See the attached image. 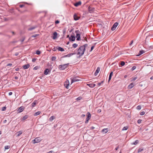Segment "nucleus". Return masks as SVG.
<instances>
[{
    "label": "nucleus",
    "mask_w": 153,
    "mask_h": 153,
    "mask_svg": "<svg viewBox=\"0 0 153 153\" xmlns=\"http://www.w3.org/2000/svg\"><path fill=\"white\" fill-rule=\"evenodd\" d=\"M49 71V69H46L44 71V74L45 75H47L48 74V72Z\"/></svg>",
    "instance_id": "aec40b11"
},
{
    "label": "nucleus",
    "mask_w": 153,
    "mask_h": 153,
    "mask_svg": "<svg viewBox=\"0 0 153 153\" xmlns=\"http://www.w3.org/2000/svg\"><path fill=\"white\" fill-rule=\"evenodd\" d=\"M36 105V102H35V101H34V102H33L32 104V107H34V106H35V105Z\"/></svg>",
    "instance_id": "72a5a7b5"
},
{
    "label": "nucleus",
    "mask_w": 153,
    "mask_h": 153,
    "mask_svg": "<svg viewBox=\"0 0 153 153\" xmlns=\"http://www.w3.org/2000/svg\"><path fill=\"white\" fill-rule=\"evenodd\" d=\"M12 92H10L9 93V95L10 96L12 95Z\"/></svg>",
    "instance_id": "4d7b16f0"
},
{
    "label": "nucleus",
    "mask_w": 153,
    "mask_h": 153,
    "mask_svg": "<svg viewBox=\"0 0 153 153\" xmlns=\"http://www.w3.org/2000/svg\"><path fill=\"white\" fill-rule=\"evenodd\" d=\"M80 100H81L82 102L84 101V99L82 97H79L77 98V102H79Z\"/></svg>",
    "instance_id": "ddd939ff"
},
{
    "label": "nucleus",
    "mask_w": 153,
    "mask_h": 153,
    "mask_svg": "<svg viewBox=\"0 0 153 153\" xmlns=\"http://www.w3.org/2000/svg\"><path fill=\"white\" fill-rule=\"evenodd\" d=\"M73 47L74 48H76V43L74 44L73 45Z\"/></svg>",
    "instance_id": "c03bdc74"
},
{
    "label": "nucleus",
    "mask_w": 153,
    "mask_h": 153,
    "mask_svg": "<svg viewBox=\"0 0 153 153\" xmlns=\"http://www.w3.org/2000/svg\"><path fill=\"white\" fill-rule=\"evenodd\" d=\"M88 45L85 44L83 46H81L77 50V55H78L79 57L82 56L84 54L85 48Z\"/></svg>",
    "instance_id": "f257e3e1"
},
{
    "label": "nucleus",
    "mask_w": 153,
    "mask_h": 153,
    "mask_svg": "<svg viewBox=\"0 0 153 153\" xmlns=\"http://www.w3.org/2000/svg\"><path fill=\"white\" fill-rule=\"evenodd\" d=\"M47 153H54L53 151H51Z\"/></svg>",
    "instance_id": "864d4df0"
},
{
    "label": "nucleus",
    "mask_w": 153,
    "mask_h": 153,
    "mask_svg": "<svg viewBox=\"0 0 153 153\" xmlns=\"http://www.w3.org/2000/svg\"><path fill=\"white\" fill-rule=\"evenodd\" d=\"M82 80H81L80 79H77V82L79 81H82Z\"/></svg>",
    "instance_id": "bf43d9fd"
},
{
    "label": "nucleus",
    "mask_w": 153,
    "mask_h": 153,
    "mask_svg": "<svg viewBox=\"0 0 153 153\" xmlns=\"http://www.w3.org/2000/svg\"><path fill=\"white\" fill-rule=\"evenodd\" d=\"M40 113H41V112L40 111H38V112H36L35 114L34 115L35 116H37V115L40 114Z\"/></svg>",
    "instance_id": "bb28decb"
},
{
    "label": "nucleus",
    "mask_w": 153,
    "mask_h": 153,
    "mask_svg": "<svg viewBox=\"0 0 153 153\" xmlns=\"http://www.w3.org/2000/svg\"><path fill=\"white\" fill-rule=\"evenodd\" d=\"M137 109L138 110H140L141 109V106L140 105H138L137 107Z\"/></svg>",
    "instance_id": "f704fd0d"
},
{
    "label": "nucleus",
    "mask_w": 153,
    "mask_h": 153,
    "mask_svg": "<svg viewBox=\"0 0 153 153\" xmlns=\"http://www.w3.org/2000/svg\"><path fill=\"white\" fill-rule=\"evenodd\" d=\"M36 54H37L38 55H39L40 54V51H36Z\"/></svg>",
    "instance_id": "79ce46f5"
},
{
    "label": "nucleus",
    "mask_w": 153,
    "mask_h": 153,
    "mask_svg": "<svg viewBox=\"0 0 153 153\" xmlns=\"http://www.w3.org/2000/svg\"><path fill=\"white\" fill-rule=\"evenodd\" d=\"M59 20H56L55 22V23L56 24H58L59 23Z\"/></svg>",
    "instance_id": "3c124183"
},
{
    "label": "nucleus",
    "mask_w": 153,
    "mask_h": 153,
    "mask_svg": "<svg viewBox=\"0 0 153 153\" xmlns=\"http://www.w3.org/2000/svg\"><path fill=\"white\" fill-rule=\"evenodd\" d=\"M150 79H153V76H152Z\"/></svg>",
    "instance_id": "774afa93"
},
{
    "label": "nucleus",
    "mask_w": 153,
    "mask_h": 153,
    "mask_svg": "<svg viewBox=\"0 0 153 153\" xmlns=\"http://www.w3.org/2000/svg\"><path fill=\"white\" fill-rule=\"evenodd\" d=\"M81 1H79L78 2H77V6L81 5Z\"/></svg>",
    "instance_id": "473e14b6"
},
{
    "label": "nucleus",
    "mask_w": 153,
    "mask_h": 153,
    "mask_svg": "<svg viewBox=\"0 0 153 153\" xmlns=\"http://www.w3.org/2000/svg\"><path fill=\"white\" fill-rule=\"evenodd\" d=\"M74 19L75 20H76V14H75L74 15Z\"/></svg>",
    "instance_id": "ea45409f"
},
{
    "label": "nucleus",
    "mask_w": 153,
    "mask_h": 153,
    "mask_svg": "<svg viewBox=\"0 0 153 153\" xmlns=\"http://www.w3.org/2000/svg\"><path fill=\"white\" fill-rule=\"evenodd\" d=\"M39 34H35V35H33L31 37H30V39H31L33 37H36L37 36H39Z\"/></svg>",
    "instance_id": "5701e85b"
},
{
    "label": "nucleus",
    "mask_w": 153,
    "mask_h": 153,
    "mask_svg": "<svg viewBox=\"0 0 153 153\" xmlns=\"http://www.w3.org/2000/svg\"><path fill=\"white\" fill-rule=\"evenodd\" d=\"M12 65V64H11V63H9V64H8L7 65V66H11Z\"/></svg>",
    "instance_id": "13d9d810"
},
{
    "label": "nucleus",
    "mask_w": 153,
    "mask_h": 153,
    "mask_svg": "<svg viewBox=\"0 0 153 153\" xmlns=\"http://www.w3.org/2000/svg\"><path fill=\"white\" fill-rule=\"evenodd\" d=\"M27 117L28 116L27 115H25L23 117L22 120H25L27 119Z\"/></svg>",
    "instance_id": "c756f323"
},
{
    "label": "nucleus",
    "mask_w": 153,
    "mask_h": 153,
    "mask_svg": "<svg viewBox=\"0 0 153 153\" xmlns=\"http://www.w3.org/2000/svg\"><path fill=\"white\" fill-rule=\"evenodd\" d=\"M30 66V65L29 64H27L23 66V68L25 69H27Z\"/></svg>",
    "instance_id": "6ab92c4d"
},
{
    "label": "nucleus",
    "mask_w": 153,
    "mask_h": 153,
    "mask_svg": "<svg viewBox=\"0 0 153 153\" xmlns=\"http://www.w3.org/2000/svg\"><path fill=\"white\" fill-rule=\"evenodd\" d=\"M120 63V65L122 66H124L125 64V62L124 61H121Z\"/></svg>",
    "instance_id": "7c9ffc66"
},
{
    "label": "nucleus",
    "mask_w": 153,
    "mask_h": 153,
    "mask_svg": "<svg viewBox=\"0 0 153 153\" xmlns=\"http://www.w3.org/2000/svg\"><path fill=\"white\" fill-rule=\"evenodd\" d=\"M24 108L22 106L20 107L18 110V113H20L23 111Z\"/></svg>",
    "instance_id": "1a4fd4ad"
},
{
    "label": "nucleus",
    "mask_w": 153,
    "mask_h": 153,
    "mask_svg": "<svg viewBox=\"0 0 153 153\" xmlns=\"http://www.w3.org/2000/svg\"><path fill=\"white\" fill-rule=\"evenodd\" d=\"M15 70L16 71H18L19 70V68H17Z\"/></svg>",
    "instance_id": "69168bd1"
},
{
    "label": "nucleus",
    "mask_w": 153,
    "mask_h": 153,
    "mask_svg": "<svg viewBox=\"0 0 153 153\" xmlns=\"http://www.w3.org/2000/svg\"><path fill=\"white\" fill-rule=\"evenodd\" d=\"M137 79V76H135V77H134L132 78V79L131 80V81H134L136 79Z\"/></svg>",
    "instance_id": "c9c22d12"
},
{
    "label": "nucleus",
    "mask_w": 153,
    "mask_h": 153,
    "mask_svg": "<svg viewBox=\"0 0 153 153\" xmlns=\"http://www.w3.org/2000/svg\"><path fill=\"white\" fill-rule=\"evenodd\" d=\"M118 25V22H116L114 23L111 27V30L113 31L114 30Z\"/></svg>",
    "instance_id": "423d86ee"
},
{
    "label": "nucleus",
    "mask_w": 153,
    "mask_h": 153,
    "mask_svg": "<svg viewBox=\"0 0 153 153\" xmlns=\"http://www.w3.org/2000/svg\"><path fill=\"white\" fill-rule=\"evenodd\" d=\"M133 41L132 40L129 44L130 45H131L133 44Z\"/></svg>",
    "instance_id": "603ef678"
},
{
    "label": "nucleus",
    "mask_w": 153,
    "mask_h": 153,
    "mask_svg": "<svg viewBox=\"0 0 153 153\" xmlns=\"http://www.w3.org/2000/svg\"><path fill=\"white\" fill-rule=\"evenodd\" d=\"M15 79H18V77L17 76H15Z\"/></svg>",
    "instance_id": "680f3d73"
},
{
    "label": "nucleus",
    "mask_w": 153,
    "mask_h": 153,
    "mask_svg": "<svg viewBox=\"0 0 153 153\" xmlns=\"http://www.w3.org/2000/svg\"><path fill=\"white\" fill-rule=\"evenodd\" d=\"M119 149V147L118 146H117V147L116 148H115V150H117L118 149Z\"/></svg>",
    "instance_id": "e2e57ef3"
},
{
    "label": "nucleus",
    "mask_w": 153,
    "mask_h": 153,
    "mask_svg": "<svg viewBox=\"0 0 153 153\" xmlns=\"http://www.w3.org/2000/svg\"><path fill=\"white\" fill-rule=\"evenodd\" d=\"M113 74V72H111L110 74L108 80V82L111 80V77L112 76Z\"/></svg>",
    "instance_id": "a211bd4d"
},
{
    "label": "nucleus",
    "mask_w": 153,
    "mask_h": 153,
    "mask_svg": "<svg viewBox=\"0 0 153 153\" xmlns=\"http://www.w3.org/2000/svg\"><path fill=\"white\" fill-rule=\"evenodd\" d=\"M37 67H35L34 68V69L35 70H36L37 69Z\"/></svg>",
    "instance_id": "0e129e2a"
},
{
    "label": "nucleus",
    "mask_w": 153,
    "mask_h": 153,
    "mask_svg": "<svg viewBox=\"0 0 153 153\" xmlns=\"http://www.w3.org/2000/svg\"><path fill=\"white\" fill-rule=\"evenodd\" d=\"M56 59V57H53L52 58V61L55 60Z\"/></svg>",
    "instance_id": "de8ad7c7"
},
{
    "label": "nucleus",
    "mask_w": 153,
    "mask_h": 153,
    "mask_svg": "<svg viewBox=\"0 0 153 153\" xmlns=\"http://www.w3.org/2000/svg\"><path fill=\"white\" fill-rule=\"evenodd\" d=\"M90 128L91 129L93 130L95 128V127H94V126H92Z\"/></svg>",
    "instance_id": "6e6d98bb"
},
{
    "label": "nucleus",
    "mask_w": 153,
    "mask_h": 153,
    "mask_svg": "<svg viewBox=\"0 0 153 153\" xmlns=\"http://www.w3.org/2000/svg\"><path fill=\"white\" fill-rule=\"evenodd\" d=\"M100 70V68L99 67H98L94 73V75L95 76H96L97 74L99 73Z\"/></svg>",
    "instance_id": "9b49d317"
},
{
    "label": "nucleus",
    "mask_w": 153,
    "mask_h": 153,
    "mask_svg": "<svg viewBox=\"0 0 153 153\" xmlns=\"http://www.w3.org/2000/svg\"><path fill=\"white\" fill-rule=\"evenodd\" d=\"M128 128V127L127 126H126L124 127L122 129L123 131H124V130H127Z\"/></svg>",
    "instance_id": "a878e982"
},
{
    "label": "nucleus",
    "mask_w": 153,
    "mask_h": 153,
    "mask_svg": "<svg viewBox=\"0 0 153 153\" xmlns=\"http://www.w3.org/2000/svg\"><path fill=\"white\" fill-rule=\"evenodd\" d=\"M6 109V107H2V111H5V110Z\"/></svg>",
    "instance_id": "09e8293b"
},
{
    "label": "nucleus",
    "mask_w": 153,
    "mask_h": 153,
    "mask_svg": "<svg viewBox=\"0 0 153 153\" xmlns=\"http://www.w3.org/2000/svg\"><path fill=\"white\" fill-rule=\"evenodd\" d=\"M142 121V120L140 119H139L137 121V123H141V122Z\"/></svg>",
    "instance_id": "a18cd8bd"
},
{
    "label": "nucleus",
    "mask_w": 153,
    "mask_h": 153,
    "mask_svg": "<svg viewBox=\"0 0 153 153\" xmlns=\"http://www.w3.org/2000/svg\"><path fill=\"white\" fill-rule=\"evenodd\" d=\"M145 114V112L144 111H143L140 113V114L141 115H144Z\"/></svg>",
    "instance_id": "a19ab883"
},
{
    "label": "nucleus",
    "mask_w": 153,
    "mask_h": 153,
    "mask_svg": "<svg viewBox=\"0 0 153 153\" xmlns=\"http://www.w3.org/2000/svg\"><path fill=\"white\" fill-rule=\"evenodd\" d=\"M79 32V30H77V41L81 40L80 36L82 33Z\"/></svg>",
    "instance_id": "6e6552de"
},
{
    "label": "nucleus",
    "mask_w": 153,
    "mask_h": 153,
    "mask_svg": "<svg viewBox=\"0 0 153 153\" xmlns=\"http://www.w3.org/2000/svg\"><path fill=\"white\" fill-rule=\"evenodd\" d=\"M88 10L89 13H92L94 11L95 8L91 6H90L88 7Z\"/></svg>",
    "instance_id": "20e7f679"
},
{
    "label": "nucleus",
    "mask_w": 153,
    "mask_h": 153,
    "mask_svg": "<svg viewBox=\"0 0 153 153\" xmlns=\"http://www.w3.org/2000/svg\"><path fill=\"white\" fill-rule=\"evenodd\" d=\"M108 128H104L102 130V132H104L105 133H106L107 132H108Z\"/></svg>",
    "instance_id": "f3484780"
},
{
    "label": "nucleus",
    "mask_w": 153,
    "mask_h": 153,
    "mask_svg": "<svg viewBox=\"0 0 153 153\" xmlns=\"http://www.w3.org/2000/svg\"><path fill=\"white\" fill-rule=\"evenodd\" d=\"M17 136H19L22 134V132L21 131H19L17 132Z\"/></svg>",
    "instance_id": "b1692460"
},
{
    "label": "nucleus",
    "mask_w": 153,
    "mask_h": 153,
    "mask_svg": "<svg viewBox=\"0 0 153 153\" xmlns=\"http://www.w3.org/2000/svg\"><path fill=\"white\" fill-rule=\"evenodd\" d=\"M42 140L40 137L36 138L34 140H32L33 143L35 144L39 142Z\"/></svg>",
    "instance_id": "f03ea898"
},
{
    "label": "nucleus",
    "mask_w": 153,
    "mask_h": 153,
    "mask_svg": "<svg viewBox=\"0 0 153 153\" xmlns=\"http://www.w3.org/2000/svg\"><path fill=\"white\" fill-rule=\"evenodd\" d=\"M35 27H30V28H29L28 29V30H31L33 29H34L35 28Z\"/></svg>",
    "instance_id": "2f4dec72"
},
{
    "label": "nucleus",
    "mask_w": 153,
    "mask_h": 153,
    "mask_svg": "<svg viewBox=\"0 0 153 153\" xmlns=\"http://www.w3.org/2000/svg\"><path fill=\"white\" fill-rule=\"evenodd\" d=\"M68 64H67L60 65L59 66V68L61 70H64L67 67Z\"/></svg>",
    "instance_id": "7ed1b4c3"
},
{
    "label": "nucleus",
    "mask_w": 153,
    "mask_h": 153,
    "mask_svg": "<svg viewBox=\"0 0 153 153\" xmlns=\"http://www.w3.org/2000/svg\"><path fill=\"white\" fill-rule=\"evenodd\" d=\"M57 33L56 32H54L53 33V36L52 37L53 39H55L57 37Z\"/></svg>",
    "instance_id": "f8f14e48"
},
{
    "label": "nucleus",
    "mask_w": 153,
    "mask_h": 153,
    "mask_svg": "<svg viewBox=\"0 0 153 153\" xmlns=\"http://www.w3.org/2000/svg\"><path fill=\"white\" fill-rule=\"evenodd\" d=\"M19 53H16L15 55L16 56H17L18 55Z\"/></svg>",
    "instance_id": "338daca9"
},
{
    "label": "nucleus",
    "mask_w": 153,
    "mask_h": 153,
    "mask_svg": "<svg viewBox=\"0 0 153 153\" xmlns=\"http://www.w3.org/2000/svg\"><path fill=\"white\" fill-rule=\"evenodd\" d=\"M58 49L59 51H64L63 48L60 47H59Z\"/></svg>",
    "instance_id": "393cba45"
},
{
    "label": "nucleus",
    "mask_w": 153,
    "mask_h": 153,
    "mask_svg": "<svg viewBox=\"0 0 153 153\" xmlns=\"http://www.w3.org/2000/svg\"><path fill=\"white\" fill-rule=\"evenodd\" d=\"M71 84L72 83L76 81V77L74 78H71Z\"/></svg>",
    "instance_id": "dca6fc26"
},
{
    "label": "nucleus",
    "mask_w": 153,
    "mask_h": 153,
    "mask_svg": "<svg viewBox=\"0 0 153 153\" xmlns=\"http://www.w3.org/2000/svg\"><path fill=\"white\" fill-rule=\"evenodd\" d=\"M87 85L91 88H93L96 86V85L95 84L93 83L87 84Z\"/></svg>",
    "instance_id": "2eb2a0df"
},
{
    "label": "nucleus",
    "mask_w": 153,
    "mask_h": 153,
    "mask_svg": "<svg viewBox=\"0 0 153 153\" xmlns=\"http://www.w3.org/2000/svg\"><path fill=\"white\" fill-rule=\"evenodd\" d=\"M24 40H25V38H23V39H22V40H21V42H23L24 41Z\"/></svg>",
    "instance_id": "052dcab7"
},
{
    "label": "nucleus",
    "mask_w": 153,
    "mask_h": 153,
    "mask_svg": "<svg viewBox=\"0 0 153 153\" xmlns=\"http://www.w3.org/2000/svg\"><path fill=\"white\" fill-rule=\"evenodd\" d=\"M145 51L143 50H141L139 52V54L138 55V56H139L140 55H141L143 53H145Z\"/></svg>",
    "instance_id": "4be33fe9"
},
{
    "label": "nucleus",
    "mask_w": 153,
    "mask_h": 153,
    "mask_svg": "<svg viewBox=\"0 0 153 153\" xmlns=\"http://www.w3.org/2000/svg\"><path fill=\"white\" fill-rule=\"evenodd\" d=\"M103 81H101V82H100V83H98V86H100V85H101L103 83Z\"/></svg>",
    "instance_id": "58836bf2"
},
{
    "label": "nucleus",
    "mask_w": 153,
    "mask_h": 153,
    "mask_svg": "<svg viewBox=\"0 0 153 153\" xmlns=\"http://www.w3.org/2000/svg\"><path fill=\"white\" fill-rule=\"evenodd\" d=\"M54 119L55 117L54 116H52L50 118L49 120L50 121H52Z\"/></svg>",
    "instance_id": "cd10ccee"
},
{
    "label": "nucleus",
    "mask_w": 153,
    "mask_h": 153,
    "mask_svg": "<svg viewBox=\"0 0 153 153\" xmlns=\"http://www.w3.org/2000/svg\"><path fill=\"white\" fill-rule=\"evenodd\" d=\"M134 84L133 83H131L128 86V88L130 89L132 88L134 86Z\"/></svg>",
    "instance_id": "4468645a"
},
{
    "label": "nucleus",
    "mask_w": 153,
    "mask_h": 153,
    "mask_svg": "<svg viewBox=\"0 0 153 153\" xmlns=\"http://www.w3.org/2000/svg\"><path fill=\"white\" fill-rule=\"evenodd\" d=\"M139 143V141L138 140H137L135 141L134 142H133L131 144L132 145H136L137 144Z\"/></svg>",
    "instance_id": "412c9836"
},
{
    "label": "nucleus",
    "mask_w": 153,
    "mask_h": 153,
    "mask_svg": "<svg viewBox=\"0 0 153 153\" xmlns=\"http://www.w3.org/2000/svg\"><path fill=\"white\" fill-rule=\"evenodd\" d=\"M136 68V67L135 66H133L131 68V70L132 71H133L134 69H135Z\"/></svg>",
    "instance_id": "37998d69"
},
{
    "label": "nucleus",
    "mask_w": 153,
    "mask_h": 153,
    "mask_svg": "<svg viewBox=\"0 0 153 153\" xmlns=\"http://www.w3.org/2000/svg\"><path fill=\"white\" fill-rule=\"evenodd\" d=\"M143 149H142V148H140L138 150V152L139 153V152H142V151H143Z\"/></svg>",
    "instance_id": "4c0bfd02"
},
{
    "label": "nucleus",
    "mask_w": 153,
    "mask_h": 153,
    "mask_svg": "<svg viewBox=\"0 0 153 153\" xmlns=\"http://www.w3.org/2000/svg\"><path fill=\"white\" fill-rule=\"evenodd\" d=\"M87 117L86 118V120L85 121V123H88V121L90 119L91 117V114L89 112H88L87 113Z\"/></svg>",
    "instance_id": "39448f33"
},
{
    "label": "nucleus",
    "mask_w": 153,
    "mask_h": 153,
    "mask_svg": "<svg viewBox=\"0 0 153 153\" xmlns=\"http://www.w3.org/2000/svg\"><path fill=\"white\" fill-rule=\"evenodd\" d=\"M76 54L75 53H70V54H68L67 55V56H70L74 54Z\"/></svg>",
    "instance_id": "e433bc0d"
},
{
    "label": "nucleus",
    "mask_w": 153,
    "mask_h": 153,
    "mask_svg": "<svg viewBox=\"0 0 153 153\" xmlns=\"http://www.w3.org/2000/svg\"><path fill=\"white\" fill-rule=\"evenodd\" d=\"M10 148V146H6L4 147V148L5 149H9Z\"/></svg>",
    "instance_id": "c85d7f7f"
},
{
    "label": "nucleus",
    "mask_w": 153,
    "mask_h": 153,
    "mask_svg": "<svg viewBox=\"0 0 153 153\" xmlns=\"http://www.w3.org/2000/svg\"><path fill=\"white\" fill-rule=\"evenodd\" d=\"M69 39L70 41H74L75 39V38L74 36H71V37L69 38Z\"/></svg>",
    "instance_id": "9d476101"
},
{
    "label": "nucleus",
    "mask_w": 153,
    "mask_h": 153,
    "mask_svg": "<svg viewBox=\"0 0 153 153\" xmlns=\"http://www.w3.org/2000/svg\"><path fill=\"white\" fill-rule=\"evenodd\" d=\"M70 83L68 80H67L65 82L64 85L65 87L67 89H68V87L69 86Z\"/></svg>",
    "instance_id": "0eeeda50"
},
{
    "label": "nucleus",
    "mask_w": 153,
    "mask_h": 153,
    "mask_svg": "<svg viewBox=\"0 0 153 153\" xmlns=\"http://www.w3.org/2000/svg\"><path fill=\"white\" fill-rule=\"evenodd\" d=\"M36 60V59L35 58L33 59L32 60V61L33 62H34Z\"/></svg>",
    "instance_id": "8fccbe9b"
},
{
    "label": "nucleus",
    "mask_w": 153,
    "mask_h": 153,
    "mask_svg": "<svg viewBox=\"0 0 153 153\" xmlns=\"http://www.w3.org/2000/svg\"><path fill=\"white\" fill-rule=\"evenodd\" d=\"M94 46H92L91 48V50H90V51H92L94 49Z\"/></svg>",
    "instance_id": "49530a36"
},
{
    "label": "nucleus",
    "mask_w": 153,
    "mask_h": 153,
    "mask_svg": "<svg viewBox=\"0 0 153 153\" xmlns=\"http://www.w3.org/2000/svg\"><path fill=\"white\" fill-rule=\"evenodd\" d=\"M24 6V5L23 4H21L19 5V7L21 8L23 7Z\"/></svg>",
    "instance_id": "5fc2aeb1"
}]
</instances>
